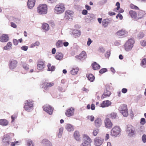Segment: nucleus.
Listing matches in <instances>:
<instances>
[{"label":"nucleus","instance_id":"nucleus-40","mask_svg":"<svg viewBox=\"0 0 146 146\" xmlns=\"http://www.w3.org/2000/svg\"><path fill=\"white\" fill-rule=\"evenodd\" d=\"M86 108L88 110H89L91 108L92 110H94L95 109V105L94 104H92L91 105L90 104H88Z\"/></svg>","mask_w":146,"mask_h":146},{"label":"nucleus","instance_id":"nucleus-32","mask_svg":"<svg viewBox=\"0 0 146 146\" xmlns=\"http://www.w3.org/2000/svg\"><path fill=\"white\" fill-rule=\"evenodd\" d=\"M129 13L130 15L132 18H135L136 17L137 14L135 11L131 10L129 11Z\"/></svg>","mask_w":146,"mask_h":146},{"label":"nucleus","instance_id":"nucleus-13","mask_svg":"<svg viewBox=\"0 0 146 146\" xmlns=\"http://www.w3.org/2000/svg\"><path fill=\"white\" fill-rule=\"evenodd\" d=\"M103 141L104 139L99 137H96L94 140V144L96 146H100Z\"/></svg>","mask_w":146,"mask_h":146},{"label":"nucleus","instance_id":"nucleus-16","mask_svg":"<svg viewBox=\"0 0 146 146\" xmlns=\"http://www.w3.org/2000/svg\"><path fill=\"white\" fill-rule=\"evenodd\" d=\"M45 67L44 62L41 61L38 62L37 66V69L39 70H41L44 68Z\"/></svg>","mask_w":146,"mask_h":146},{"label":"nucleus","instance_id":"nucleus-21","mask_svg":"<svg viewBox=\"0 0 146 146\" xmlns=\"http://www.w3.org/2000/svg\"><path fill=\"white\" fill-rule=\"evenodd\" d=\"M111 104V102L109 100L103 101L100 104V106L102 108L107 107Z\"/></svg>","mask_w":146,"mask_h":146},{"label":"nucleus","instance_id":"nucleus-43","mask_svg":"<svg viewBox=\"0 0 146 146\" xmlns=\"http://www.w3.org/2000/svg\"><path fill=\"white\" fill-rule=\"evenodd\" d=\"M27 146H34V145L33 141L31 139L27 140Z\"/></svg>","mask_w":146,"mask_h":146},{"label":"nucleus","instance_id":"nucleus-8","mask_svg":"<svg viewBox=\"0 0 146 146\" xmlns=\"http://www.w3.org/2000/svg\"><path fill=\"white\" fill-rule=\"evenodd\" d=\"M120 129L118 127L115 126L111 130V135L113 136H117L120 133Z\"/></svg>","mask_w":146,"mask_h":146},{"label":"nucleus","instance_id":"nucleus-59","mask_svg":"<svg viewBox=\"0 0 146 146\" xmlns=\"http://www.w3.org/2000/svg\"><path fill=\"white\" fill-rule=\"evenodd\" d=\"M141 123L142 125L144 124L145 123V120L144 118H142L141 119Z\"/></svg>","mask_w":146,"mask_h":146},{"label":"nucleus","instance_id":"nucleus-5","mask_svg":"<svg viewBox=\"0 0 146 146\" xmlns=\"http://www.w3.org/2000/svg\"><path fill=\"white\" fill-rule=\"evenodd\" d=\"M11 136H13V134H9L7 135L4 137L2 139L3 143L4 145L7 146L9 145L10 142L11 141Z\"/></svg>","mask_w":146,"mask_h":146},{"label":"nucleus","instance_id":"nucleus-44","mask_svg":"<svg viewBox=\"0 0 146 146\" xmlns=\"http://www.w3.org/2000/svg\"><path fill=\"white\" fill-rule=\"evenodd\" d=\"M63 42L61 40H58L56 43V45L57 47L59 48L62 46Z\"/></svg>","mask_w":146,"mask_h":146},{"label":"nucleus","instance_id":"nucleus-23","mask_svg":"<svg viewBox=\"0 0 146 146\" xmlns=\"http://www.w3.org/2000/svg\"><path fill=\"white\" fill-rule=\"evenodd\" d=\"M65 128L67 131L70 132L73 131L74 130V126L69 123H68L66 125Z\"/></svg>","mask_w":146,"mask_h":146},{"label":"nucleus","instance_id":"nucleus-64","mask_svg":"<svg viewBox=\"0 0 146 146\" xmlns=\"http://www.w3.org/2000/svg\"><path fill=\"white\" fill-rule=\"evenodd\" d=\"M80 146H91V145H90L89 144L87 145L85 143L83 142L82 143L81 145Z\"/></svg>","mask_w":146,"mask_h":146},{"label":"nucleus","instance_id":"nucleus-51","mask_svg":"<svg viewBox=\"0 0 146 146\" xmlns=\"http://www.w3.org/2000/svg\"><path fill=\"white\" fill-rule=\"evenodd\" d=\"M73 12L72 11L70 10H67L65 14L66 15H71L73 14Z\"/></svg>","mask_w":146,"mask_h":146},{"label":"nucleus","instance_id":"nucleus-61","mask_svg":"<svg viewBox=\"0 0 146 146\" xmlns=\"http://www.w3.org/2000/svg\"><path fill=\"white\" fill-rule=\"evenodd\" d=\"M11 24L12 27L14 28H16L17 27V25L14 23L11 22Z\"/></svg>","mask_w":146,"mask_h":146},{"label":"nucleus","instance_id":"nucleus-56","mask_svg":"<svg viewBox=\"0 0 146 146\" xmlns=\"http://www.w3.org/2000/svg\"><path fill=\"white\" fill-rule=\"evenodd\" d=\"M28 46H23L21 48L22 50L24 51H27L28 49Z\"/></svg>","mask_w":146,"mask_h":146},{"label":"nucleus","instance_id":"nucleus-60","mask_svg":"<svg viewBox=\"0 0 146 146\" xmlns=\"http://www.w3.org/2000/svg\"><path fill=\"white\" fill-rule=\"evenodd\" d=\"M13 40V44L14 45H17L18 44L19 42L17 39H14Z\"/></svg>","mask_w":146,"mask_h":146},{"label":"nucleus","instance_id":"nucleus-55","mask_svg":"<svg viewBox=\"0 0 146 146\" xmlns=\"http://www.w3.org/2000/svg\"><path fill=\"white\" fill-rule=\"evenodd\" d=\"M116 17L117 19L119 18L120 20H122L123 19V17L122 15L120 13H119L116 15Z\"/></svg>","mask_w":146,"mask_h":146},{"label":"nucleus","instance_id":"nucleus-15","mask_svg":"<svg viewBox=\"0 0 146 146\" xmlns=\"http://www.w3.org/2000/svg\"><path fill=\"white\" fill-rule=\"evenodd\" d=\"M83 141L84 143L87 145L89 144L91 145V143L92 142V140L90 138L89 136L87 135L84 134L83 135Z\"/></svg>","mask_w":146,"mask_h":146},{"label":"nucleus","instance_id":"nucleus-25","mask_svg":"<svg viewBox=\"0 0 146 146\" xmlns=\"http://www.w3.org/2000/svg\"><path fill=\"white\" fill-rule=\"evenodd\" d=\"M42 28L45 31H48L49 29V26L48 24L46 23H43L42 26Z\"/></svg>","mask_w":146,"mask_h":146},{"label":"nucleus","instance_id":"nucleus-37","mask_svg":"<svg viewBox=\"0 0 146 146\" xmlns=\"http://www.w3.org/2000/svg\"><path fill=\"white\" fill-rule=\"evenodd\" d=\"M40 44L39 42L38 41H36L35 43L32 44L30 46V47L31 48L39 46Z\"/></svg>","mask_w":146,"mask_h":146},{"label":"nucleus","instance_id":"nucleus-26","mask_svg":"<svg viewBox=\"0 0 146 146\" xmlns=\"http://www.w3.org/2000/svg\"><path fill=\"white\" fill-rule=\"evenodd\" d=\"M92 68L94 70H97L99 69L100 68V66L96 62H94L92 64Z\"/></svg>","mask_w":146,"mask_h":146},{"label":"nucleus","instance_id":"nucleus-7","mask_svg":"<svg viewBox=\"0 0 146 146\" xmlns=\"http://www.w3.org/2000/svg\"><path fill=\"white\" fill-rule=\"evenodd\" d=\"M126 131L129 135H133L135 134V129L131 125H128L127 126Z\"/></svg>","mask_w":146,"mask_h":146},{"label":"nucleus","instance_id":"nucleus-47","mask_svg":"<svg viewBox=\"0 0 146 146\" xmlns=\"http://www.w3.org/2000/svg\"><path fill=\"white\" fill-rule=\"evenodd\" d=\"M125 117H127L128 115V110L122 111L120 112Z\"/></svg>","mask_w":146,"mask_h":146},{"label":"nucleus","instance_id":"nucleus-2","mask_svg":"<svg viewBox=\"0 0 146 146\" xmlns=\"http://www.w3.org/2000/svg\"><path fill=\"white\" fill-rule=\"evenodd\" d=\"M65 9L64 5L62 3H59L56 5L54 9V11L57 14H60L64 12Z\"/></svg>","mask_w":146,"mask_h":146},{"label":"nucleus","instance_id":"nucleus-18","mask_svg":"<svg viewBox=\"0 0 146 146\" xmlns=\"http://www.w3.org/2000/svg\"><path fill=\"white\" fill-rule=\"evenodd\" d=\"M86 52L84 51H83L79 55L76 56V58L77 59L82 60L86 58Z\"/></svg>","mask_w":146,"mask_h":146},{"label":"nucleus","instance_id":"nucleus-39","mask_svg":"<svg viewBox=\"0 0 146 146\" xmlns=\"http://www.w3.org/2000/svg\"><path fill=\"white\" fill-rule=\"evenodd\" d=\"M12 46V43L11 42H9L7 43L6 46L4 47V49L6 50L9 49L11 48Z\"/></svg>","mask_w":146,"mask_h":146},{"label":"nucleus","instance_id":"nucleus-46","mask_svg":"<svg viewBox=\"0 0 146 146\" xmlns=\"http://www.w3.org/2000/svg\"><path fill=\"white\" fill-rule=\"evenodd\" d=\"M63 128L62 127L60 128L59 130V133L58 134V137H60L63 131Z\"/></svg>","mask_w":146,"mask_h":146},{"label":"nucleus","instance_id":"nucleus-30","mask_svg":"<svg viewBox=\"0 0 146 146\" xmlns=\"http://www.w3.org/2000/svg\"><path fill=\"white\" fill-rule=\"evenodd\" d=\"M119 110L120 112L127 110V105L124 104L121 105L119 107Z\"/></svg>","mask_w":146,"mask_h":146},{"label":"nucleus","instance_id":"nucleus-33","mask_svg":"<svg viewBox=\"0 0 146 146\" xmlns=\"http://www.w3.org/2000/svg\"><path fill=\"white\" fill-rule=\"evenodd\" d=\"M87 77L88 80L91 82H93L94 80L95 77L92 74H90L87 75Z\"/></svg>","mask_w":146,"mask_h":146},{"label":"nucleus","instance_id":"nucleus-27","mask_svg":"<svg viewBox=\"0 0 146 146\" xmlns=\"http://www.w3.org/2000/svg\"><path fill=\"white\" fill-rule=\"evenodd\" d=\"M110 92L109 91L106 90L104 91V94L102 95L101 98L103 99L106 97H109L110 96Z\"/></svg>","mask_w":146,"mask_h":146},{"label":"nucleus","instance_id":"nucleus-63","mask_svg":"<svg viewBox=\"0 0 146 146\" xmlns=\"http://www.w3.org/2000/svg\"><path fill=\"white\" fill-rule=\"evenodd\" d=\"M92 41L91 40V39L89 38L88 39V41L87 42V44L88 46H89L90 45V44L92 42Z\"/></svg>","mask_w":146,"mask_h":146},{"label":"nucleus","instance_id":"nucleus-12","mask_svg":"<svg viewBox=\"0 0 146 146\" xmlns=\"http://www.w3.org/2000/svg\"><path fill=\"white\" fill-rule=\"evenodd\" d=\"M105 127L107 128L111 129L113 126V123L108 118H106L104 120Z\"/></svg>","mask_w":146,"mask_h":146},{"label":"nucleus","instance_id":"nucleus-10","mask_svg":"<svg viewBox=\"0 0 146 146\" xmlns=\"http://www.w3.org/2000/svg\"><path fill=\"white\" fill-rule=\"evenodd\" d=\"M18 62L14 60H11L9 62V68L11 69H14L17 66Z\"/></svg>","mask_w":146,"mask_h":146},{"label":"nucleus","instance_id":"nucleus-3","mask_svg":"<svg viewBox=\"0 0 146 146\" xmlns=\"http://www.w3.org/2000/svg\"><path fill=\"white\" fill-rule=\"evenodd\" d=\"M134 41L132 38L129 39L125 43L124 48L125 50L129 51L131 49L133 46Z\"/></svg>","mask_w":146,"mask_h":146},{"label":"nucleus","instance_id":"nucleus-62","mask_svg":"<svg viewBox=\"0 0 146 146\" xmlns=\"http://www.w3.org/2000/svg\"><path fill=\"white\" fill-rule=\"evenodd\" d=\"M127 91V90L125 88H123L121 90L122 92L123 93L125 94L126 93Z\"/></svg>","mask_w":146,"mask_h":146},{"label":"nucleus","instance_id":"nucleus-31","mask_svg":"<svg viewBox=\"0 0 146 146\" xmlns=\"http://www.w3.org/2000/svg\"><path fill=\"white\" fill-rule=\"evenodd\" d=\"M74 136L75 139L76 140L79 141L80 140V135L79 132L77 131H75Z\"/></svg>","mask_w":146,"mask_h":146},{"label":"nucleus","instance_id":"nucleus-53","mask_svg":"<svg viewBox=\"0 0 146 146\" xmlns=\"http://www.w3.org/2000/svg\"><path fill=\"white\" fill-rule=\"evenodd\" d=\"M99 132V130L96 129L94 130L93 132V135L94 136H96L97 135Z\"/></svg>","mask_w":146,"mask_h":146},{"label":"nucleus","instance_id":"nucleus-22","mask_svg":"<svg viewBox=\"0 0 146 146\" xmlns=\"http://www.w3.org/2000/svg\"><path fill=\"white\" fill-rule=\"evenodd\" d=\"M9 40L8 35L6 34H3L0 37V41L3 42H7Z\"/></svg>","mask_w":146,"mask_h":146},{"label":"nucleus","instance_id":"nucleus-1","mask_svg":"<svg viewBox=\"0 0 146 146\" xmlns=\"http://www.w3.org/2000/svg\"><path fill=\"white\" fill-rule=\"evenodd\" d=\"M37 11L39 14H46L47 12V6L45 4H40L37 7Z\"/></svg>","mask_w":146,"mask_h":146},{"label":"nucleus","instance_id":"nucleus-50","mask_svg":"<svg viewBox=\"0 0 146 146\" xmlns=\"http://www.w3.org/2000/svg\"><path fill=\"white\" fill-rule=\"evenodd\" d=\"M116 6H117V7L116 8H115L114 9V11L117 12V11L115 10L116 9L117 10H118L119 9L120 7L119 3L118 2H117L116 4Z\"/></svg>","mask_w":146,"mask_h":146},{"label":"nucleus","instance_id":"nucleus-45","mask_svg":"<svg viewBox=\"0 0 146 146\" xmlns=\"http://www.w3.org/2000/svg\"><path fill=\"white\" fill-rule=\"evenodd\" d=\"M129 7L131 9H134L135 10H139V8L136 6L134 5L133 4H130L129 5Z\"/></svg>","mask_w":146,"mask_h":146},{"label":"nucleus","instance_id":"nucleus-14","mask_svg":"<svg viewBox=\"0 0 146 146\" xmlns=\"http://www.w3.org/2000/svg\"><path fill=\"white\" fill-rule=\"evenodd\" d=\"M102 124V121L100 118H97L94 120V125L96 128L100 127Z\"/></svg>","mask_w":146,"mask_h":146},{"label":"nucleus","instance_id":"nucleus-38","mask_svg":"<svg viewBox=\"0 0 146 146\" xmlns=\"http://www.w3.org/2000/svg\"><path fill=\"white\" fill-rule=\"evenodd\" d=\"M81 34V33L78 30H76L75 32L74 33V35L75 38L80 36Z\"/></svg>","mask_w":146,"mask_h":146},{"label":"nucleus","instance_id":"nucleus-6","mask_svg":"<svg viewBox=\"0 0 146 146\" xmlns=\"http://www.w3.org/2000/svg\"><path fill=\"white\" fill-rule=\"evenodd\" d=\"M42 108L43 110L48 113L49 115L52 114L54 108L48 104H46L44 105Z\"/></svg>","mask_w":146,"mask_h":146},{"label":"nucleus","instance_id":"nucleus-34","mask_svg":"<svg viewBox=\"0 0 146 146\" xmlns=\"http://www.w3.org/2000/svg\"><path fill=\"white\" fill-rule=\"evenodd\" d=\"M110 22V20L108 19H104L102 21V25L105 27L108 26Z\"/></svg>","mask_w":146,"mask_h":146},{"label":"nucleus","instance_id":"nucleus-57","mask_svg":"<svg viewBox=\"0 0 146 146\" xmlns=\"http://www.w3.org/2000/svg\"><path fill=\"white\" fill-rule=\"evenodd\" d=\"M141 65L142 66L146 65V58L143 59L141 61Z\"/></svg>","mask_w":146,"mask_h":146},{"label":"nucleus","instance_id":"nucleus-54","mask_svg":"<svg viewBox=\"0 0 146 146\" xmlns=\"http://www.w3.org/2000/svg\"><path fill=\"white\" fill-rule=\"evenodd\" d=\"M142 140L144 143L146 142V135L144 134L142 136Z\"/></svg>","mask_w":146,"mask_h":146},{"label":"nucleus","instance_id":"nucleus-58","mask_svg":"<svg viewBox=\"0 0 146 146\" xmlns=\"http://www.w3.org/2000/svg\"><path fill=\"white\" fill-rule=\"evenodd\" d=\"M141 44L143 46H146V40H143L141 41Z\"/></svg>","mask_w":146,"mask_h":146},{"label":"nucleus","instance_id":"nucleus-35","mask_svg":"<svg viewBox=\"0 0 146 146\" xmlns=\"http://www.w3.org/2000/svg\"><path fill=\"white\" fill-rule=\"evenodd\" d=\"M48 68V70L49 71H54L55 69V67L54 66H51V64L48 63L47 65Z\"/></svg>","mask_w":146,"mask_h":146},{"label":"nucleus","instance_id":"nucleus-9","mask_svg":"<svg viewBox=\"0 0 146 146\" xmlns=\"http://www.w3.org/2000/svg\"><path fill=\"white\" fill-rule=\"evenodd\" d=\"M116 35L120 37H124L128 35V32L123 29L118 31L116 33Z\"/></svg>","mask_w":146,"mask_h":146},{"label":"nucleus","instance_id":"nucleus-19","mask_svg":"<svg viewBox=\"0 0 146 146\" xmlns=\"http://www.w3.org/2000/svg\"><path fill=\"white\" fill-rule=\"evenodd\" d=\"M74 109L71 108L68 109L66 113V115L68 117H70L72 116L74 114Z\"/></svg>","mask_w":146,"mask_h":146},{"label":"nucleus","instance_id":"nucleus-48","mask_svg":"<svg viewBox=\"0 0 146 146\" xmlns=\"http://www.w3.org/2000/svg\"><path fill=\"white\" fill-rule=\"evenodd\" d=\"M88 119L90 120L91 121H93L94 120V117L93 115L88 116L87 117Z\"/></svg>","mask_w":146,"mask_h":146},{"label":"nucleus","instance_id":"nucleus-4","mask_svg":"<svg viewBox=\"0 0 146 146\" xmlns=\"http://www.w3.org/2000/svg\"><path fill=\"white\" fill-rule=\"evenodd\" d=\"M25 104L24 108L26 111L30 112L33 110V105L32 102L27 100L25 101Z\"/></svg>","mask_w":146,"mask_h":146},{"label":"nucleus","instance_id":"nucleus-24","mask_svg":"<svg viewBox=\"0 0 146 146\" xmlns=\"http://www.w3.org/2000/svg\"><path fill=\"white\" fill-rule=\"evenodd\" d=\"M78 67L74 66L73 67L72 70L70 71L71 74L73 75H75L77 74V72L78 71Z\"/></svg>","mask_w":146,"mask_h":146},{"label":"nucleus","instance_id":"nucleus-52","mask_svg":"<svg viewBox=\"0 0 146 146\" xmlns=\"http://www.w3.org/2000/svg\"><path fill=\"white\" fill-rule=\"evenodd\" d=\"M107 70L106 68H103L102 69L100 70L99 72L100 74H102L107 72Z\"/></svg>","mask_w":146,"mask_h":146},{"label":"nucleus","instance_id":"nucleus-20","mask_svg":"<svg viewBox=\"0 0 146 146\" xmlns=\"http://www.w3.org/2000/svg\"><path fill=\"white\" fill-rule=\"evenodd\" d=\"M35 0H28L27 5L29 8L32 9L35 5Z\"/></svg>","mask_w":146,"mask_h":146},{"label":"nucleus","instance_id":"nucleus-41","mask_svg":"<svg viewBox=\"0 0 146 146\" xmlns=\"http://www.w3.org/2000/svg\"><path fill=\"white\" fill-rule=\"evenodd\" d=\"M110 117L112 119H115L117 117V113L114 112H112L110 114Z\"/></svg>","mask_w":146,"mask_h":146},{"label":"nucleus","instance_id":"nucleus-49","mask_svg":"<svg viewBox=\"0 0 146 146\" xmlns=\"http://www.w3.org/2000/svg\"><path fill=\"white\" fill-rule=\"evenodd\" d=\"M19 142L18 141H15L14 142H12L11 143V146H15L16 145H19Z\"/></svg>","mask_w":146,"mask_h":146},{"label":"nucleus","instance_id":"nucleus-11","mask_svg":"<svg viewBox=\"0 0 146 146\" xmlns=\"http://www.w3.org/2000/svg\"><path fill=\"white\" fill-rule=\"evenodd\" d=\"M54 83L53 82H48L45 81L42 84V87L46 90H47L48 88L53 86Z\"/></svg>","mask_w":146,"mask_h":146},{"label":"nucleus","instance_id":"nucleus-28","mask_svg":"<svg viewBox=\"0 0 146 146\" xmlns=\"http://www.w3.org/2000/svg\"><path fill=\"white\" fill-rule=\"evenodd\" d=\"M63 54L59 52H57L55 55V58L57 60H61L63 58Z\"/></svg>","mask_w":146,"mask_h":146},{"label":"nucleus","instance_id":"nucleus-36","mask_svg":"<svg viewBox=\"0 0 146 146\" xmlns=\"http://www.w3.org/2000/svg\"><path fill=\"white\" fill-rule=\"evenodd\" d=\"M22 66L24 69L27 71H28L29 69V65L25 62L22 63Z\"/></svg>","mask_w":146,"mask_h":146},{"label":"nucleus","instance_id":"nucleus-29","mask_svg":"<svg viewBox=\"0 0 146 146\" xmlns=\"http://www.w3.org/2000/svg\"><path fill=\"white\" fill-rule=\"evenodd\" d=\"M8 121L5 119H0V125L2 126H6L8 124Z\"/></svg>","mask_w":146,"mask_h":146},{"label":"nucleus","instance_id":"nucleus-42","mask_svg":"<svg viewBox=\"0 0 146 146\" xmlns=\"http://www.w3.org/2000/svg\"><path fill=\"white\" fill-rule=\"evenodd\" d=\"M144 15L145 12L142 10H140L138 14V17L139 18H141L143 17Z\"/></svg>","mask_w":146,"mask_h":146},{"label":"nucleus","instance_id":"nucleus-17","mask_svg":"<svg viewBox=\"0 0 146 146\" xmlns=\"http://www.w3.org/2000/svg\"><path fill=\"white\" fill-rule=\"evenodd\" d=\"M41 145L42 146H52L51 143L46 139H43L42 141Z\"/></svg>","mask_w":146,"mask_h":146}]
</instances>
